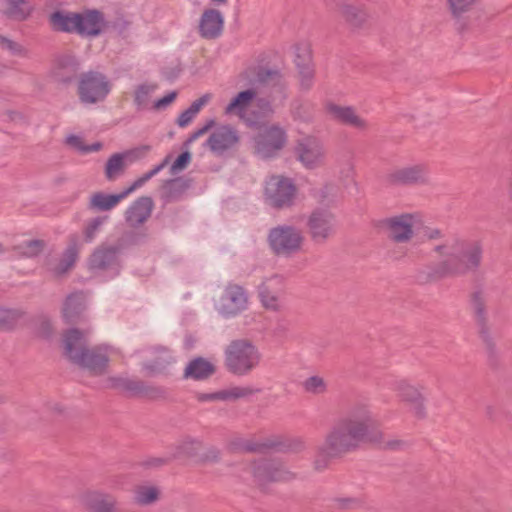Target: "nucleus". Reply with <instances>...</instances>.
<instances>
[{"label": "nucleus", "instance_id": "53", "mask_svg": "<svg viewBox=\"0 0 512 512\" xmlns=\"http://www.w3.org/2000/svg\"><path fill=\"white\" fill-rule=\"evenodd\" d=\"M214 125H215V121L213 119L209 120L202 128H200V129L196 130L195 132H193L189 136V138L185 141L184 145L185 146L190 145L196 139H198L199 137H201L204 134H206Z\"/></svg>", "mask_w": 512, "mask_h": 512}, {"label": "nucleus", "instance_id": "47", "mask_svg": "<svg viewBox=\"0 0 512 512\" xmlns=\"http://www.w3.org/2000/svg\"><path fill=\"white\" fill-rule=\"evenodd\" d=\"M108 220V216H98L95 218L90 219L84 228V237L85 240L90 242L92 241L98 231L100 230L101 226Z\"/></svg>", "mask_w": 512, "mask_h": 512}, {"label": "nucleus", "instance_id": "41", "mask_svg": "<svg viewBox=\"0 0 512 512\" xmlns=\"http://www.w3.org/2000/svg\"><path fill=\"white\" fill-rule=\"evenodd\" d=\"M23 311L16 308H0V329L10 330L23 317Z\"/></svg>", "mask_w": 512, "mask_h": 512}, {"label": "nucleus", "instance_id": "9", "mask_svg": "<svg viewBox=\"0 0 512 512\" xmlns=\"http://www.w3.org/2000/svg\"><path fill=\"white\" fill-rule=\"evenodd\" d=\"M111 89L107 77L97 71L82 73L78 82V96L84 104H95L103 101Z\"/></svg>", "mask_w": 512, "mask_h": 512}, {"label": "nucleus", "instance_id": "50", "mask_svg": "<svg viewBox=\"0 0 512 512\" xmlns=\"http://www.w3.org/2000/svg\"><path fill=\"white\" fill-rule=\"evenodd\" d=\"M26 4H10L5 14L12 19L22 21L30 14V9L25 7Z\"/></svg>", "mask_w": 512, "mask_h": 512}, {"label": "nucleus", "instance_id": "29", "mask_svg": "<svg viewBox=\"0 0 512 512\" xmlns=\"http://www.w3.org/2000/svg\"><path fill=\"white\" fill-rule=\"evenodd\" d=\"M132 192L133 189L129 186L118 194H107L104 192L93 193L89 198L88 208L96 212L111 211Z\"/></svg>", "mask_w": 512, "mask_h": 512}, {"label": "nucleus", "instance_id": "3", "mask_svg": "<svg viewBox=\"0 0 512 512\" xmlns=\"http://www.w3.org/2000/svg\"><path fill=\"white\" fill-rule=\"evenodd\" d=\"M239 80L250 88L239 92L225 107L226 115H235L243 119L248 107L256 98L260 86L282 85L283 76L277 69H270L263 66H250L240 75Z\"/></svg>", "mask_w": 512, "mask_h": 512}, {"label": "nucleus", "instance_id": "60", "mask_svg": "<svg viewBox=\"0 0 512 512\" xmlns=\"http://www.w3.org/2000/svg\"><path fill=\"white\" fill-rule=\"evenodd\" d=\"M171 460H172L171 456L169 458L154 457V458H150V459L146 460L144 462V465L146 467L157 468V467H161V466L166 465Z\"/></svg>", "mask_w": 512, "mask_h": 512}, {"label": "nucleus", "instance_id": "37", "mask_svg": "<svg viewBox=\"0 0 512 512\" xmlns=\"http://www.w3.org/2000/svg\"><path fill=\"white\" fill-rule=\"evenodd\" d=\"M76 259L77 248L75 244H71L66 248L58 263L51 266L49 269L55 276L60 277L73 267Z\"/></svg>", "mask_w": 512, "mask_h": 512}, {"label": "nucleus", "instance_id": "52", "mask_svg": "<svg viewBox=\"0 0 512 512\" xmlns=\"http://www.w3.org/2000/svg\"><path fill=\"white\" fill-rule=\"evenodd\" d=\"M300 86L303 90H309L313 85L314 67H305L298 69Z\"/></svg>", "mask_w": 512, "mask_h": 512}, {"label": "nucleus", "instance_id": "19", "mask_svg": "<svg viewBox=\"0 0 512 512\" xmlns=\"http://www.w3.org/2000/svg\"><path fill=\"white\" fill-rule=\"evenodd\" d=\"M82 504L90 512H124L118 498L101 489H89L81 496Z\"/></svg>", "mask_w": 512, "mask_h": 512}, {"label": "nucleus", "instance_id": "35", "mask_svg": "<svg viewBox=\"0 0 512 512\" xmlns=\"http://www.w3.org/2000/svg\"><path fill=\"white\" fill-rule=\"evenodd\" d=\"M191 181L184 177H177L166 180L161 188L162 198L166 202H174L179 200L186 190L190 187Z\"/></svg>", "mask_w": 512, "mask_h": 512}, {"label": "nucleus", "instance_id": "32", "mask_svg": "<svg viewBox=\"0 0 512 512\" xmlns=\"http://www.w3.org/2000/svg\"><path fill=\"white\" fill-rule=\"evenodd\" d=\"M86 295L82 291L71 293L67 296L62 315L67 323H76L85 310Z\"/></svg>", "mask_w": 512, "mask_h": 512}, {"label": "nucleus", "instance_id": "42", "mask_svg": "<svg viewBox=\"0 0 512 512\" xmlns=\"http://www.w3.org/2000/svg\"><path fill=\"white\" fill-rule=\"evenodd\" d=\"M261 392L260 388H255L251 386H234L229 389L223 390L224 401L226 400H238V399H246L254 394H258Z\"/></svg>", "mask_w": 512, "mask_h": 512}, {"label": "nucleus", "instance_id": "61", "mask_svg": "<svg viewBox=\"0 0 512 512\" xmlns=\"http://www.w3.org/2000/svg\"><path fill=\"white\" fill-rule=\"evenodd\" d=\"M424 236L426 237L427 240L434 241V240L442 239L444 234H443L442 230H440L438 228H427L425 230Z\"/></svg>", "mask_w": 512, "mask_h": 512}, {"label": "nucleus", "instance_id": "13", "mask_svg": "<svg viewBox=\"0 0 512 512\" xmlns=\"http://www.w3.org/2000/svg\"><path fill=\"white\" fill-rule=\"evenodd\" d=\"M286 138L285 131L277 125L261 128L254 137L255 155L261 159L276 156L285 146Z\"/></svg>", "mask_w": 512, "mask_h": 512}, {"label": "nucleus", "instance_id": "34", "mask_svg": "<svg viewBox=\"0 0 512 512\" xmlns=\"http://www.w3.org/2000/svg\"><path fill=\"white\" fill-rule=\"evenodd\" d=\"M49 21L56 31L77 34L79 13L58 10L50 15Z\"/></svg>", "mask_w": 512, "mask_h": 512}, {"label": "nucleus", "instance_id": "39", "mask_svg": "<svg viewBox=\"0 0 512 512\" xmlns=\"http://www.w3.org/2000/svg\"><path fill=\"white\" fill-rule=\"evenodd\" d=\"M45 242L43 240H28L19 245H15L13 250L22 257L32 258L38 256L44 249Z\"/></svg>", "mask_w": 512, "mask_h": 512}, {"label": "nucleus", "instance_id": "36", "mask_svg": "<svg viewBox=\"0 0 512 512\" xmlns=\"http://www.w3.org/2000/svg\"><path fill=\"white\" fill-rule=\"evenodd\" d=\"M201 445L202 443L200 440L191 436H185L172 446L173 452L171 454V459L194 457L198 454Z\"/></svg>", "mask_w": 512, "mask_h": 512}, {"label": "nucleus", "instance_id": "7", "mask_svg": "<svg viewBox=\"0 0 512 512\" xmlns=\"http://www.w3.org/2000/svg\"><path fill=\"white\" fill-rule=\"evenodd\" d=\"M146 239L145 230L127 231L114 244H103L97 248L90 257L89 264L92 269H112L118 273V255L126 245H134Z\"/></svg>", "mask_w": 512, "mask_h": 512}, {"label": "nucleus", "instance_id": "31", "mask_svg": "<svg viewBox=\"0 0 512 512\" xmlns=\"http://www.w3.org/2000/svg\"><path fill=\"white\" fill-rule=\"evenodd\" d=\"M216 372V367L203 357L192 359L184 369L183 378L202 381L210 378Z\"/></svg>", "mask_w": 512, "mask_h": 512}, {"label": "nucleus", "instance_id": "51", "mask_svg": "<svg viewBox=\"0 0 512 512\" xmlns=\"http://www.w3.org/2000/svg\"><path fill=\"white\" fill-rule=\"evenodd\" d=\"M191 153L189 151H184L181 153L177 159L172 163L170 167V174L176 175L187 168L189 163L191 162Z\"/></svg>", "mask_w": 512, "mask_h": 512}, {"label": "nucleus", "instance_id": "46", "mask_svg": "<svg viewBox=\"0 0 512 512\" xmlns=\"http://www.w3.org/2000/svg\"><path fill=\"white\" fill-rule=\"evenodd\" d=\"M155 89L156 85L152 84H142L137 87L135 91L134 102L137 105L138 109H144L148 106L150 96Z\"/></svg>", "mask_w": 512, "mask_h": 512}, {"label": "nucleus", "instance_id": "28", "mask_svg": "<svg viewBox=\"0 0 512 512\" xmlns=\"http://www.w3.org/2000/svg\"><path fill=\"white\" fill-rule=\"evenodd\" d=\"M105 26L104 15L98 10H86L79 13L77 34L86 37L98 36Z\"/></svg>", "mask_w": 512, "mask_h": 512}, {"label": "nucleus", "instance_id": "33", "mask_svg": "<svg viewBox=\"0 0 512 512\" xmlns=\"http://www.w3.org/2000/svg\"><path fill=\"white\" fill-rule=\"evenodd\" d=\"M133 502L141 507L156 504L161 498V489L154 484L141 483L133 487Z\"/></svg>", "mask_w": 512, "mask_h": 512}, {"label": "nucleus", "instance_id": "54", "mask_svg": "<svg viewBox=\"0 0 512 512\" xmlns=\"http://www.w3.org/2000/svg\"><path fill=\"white\" fill-rule=\"evenodd\" d=\"M195 397L199 402L224 401L223 390L213 393H196Z\"/></svg>", "mask_w": 512, "mask_h": 512}, {"label": "nucleus", "instance_id": "44", "mask_svg": "<svg viewBox=\"0 0 512 512\" xmlns=\"http://www.w3.org/2000/svg\"><path fill=\"white\" fill-rule=\"evenodd\" d=\"M0 49L9 52L13 56L28 57L29 50L19 42L0 34Z\"/></svg>", "mask_w": 512, "mask_h": 512}, {"label": "nucleus", "instance_id": "11", "mask_svg": "<svg viewBox=\"0 0 512 512\" xmlns=\"http://www.w3.org/2000/svg\"><path fill=\"white\" fill-rule=\"evenodd\" d=\"M392 389L398 400L409 406L411 413L418 419H423L427 415L426 397L423 393L422 385L413 384L407 379L395 380Z\"/></svg>", "mask_w": 512, "mask_h": 512}, {"label": "nucleus", "instance_id": "4", "mask_svg": "<svg viewBox=\"0 0 512 512\" xmlns=\"http://www.w3.org/2000/svg\"><path fill=\"white\" fill-rule=\"evenodd\" d=\"M65 356L74 364L87 369L94 375L105 373L109 357L102 346L89 347L86 332L72 328L63 336Z\"/></svg>", "mask_w": 512, "mask_h": 512}, {"label": "nucleus", "instance_id": "56", "mask_svg": "<svg viewBox=\"0 0 512 512\" xmlns=\"http://www.w3.org/2000/svg\"><path fill=\"white\" fill-rule=\"evenodd\" d=\"M336 192V187L333 184H326L319 190V200L325 202L333 197Z\"/></svg>", "mask_w": 512, "mask_h": 512}, {"label": "nucleus", "instance_id": "38", "mask_svg": "<svg viewBox=\"0 0 512 512\" xmlns=\"http://www.w3.org/2000/svg\"><path fill=\"white\" fill-rule=\"evenodd\" d=\"M111 387L127 394L130 397H139L141 391V380L127 377H112L109 379Z\"/></svg>", "mask_w": 512, "mask_h": 512}, {"label": "nucleus", "instance_id": "17", "mask_svg": "<svg viewBox=\"0 0 512 512\" xmlns=\"http://www.w3.org/2000/svg\"><path fill=\"white\" fill-rule=\"evenodd\" d=\"M471 307L478 327L479 337L485 345L490 357L496 355V344L488 325L486 312V298L481 291H476L471 295Z\"/></svg>", "mask_w": 512, "mask_h": 512}, {"label": "nucleus", "instance_id": "16", "mask_svg": "<svg viewBox=\"0 0 512 512\" xmlns=\"http://www.w3.org/2000/svg\"><path fill=\"white\" fill-rule=\"evenodd\" d=\"M255 481L264 486L271 482L290 481L296 474L289 470L281 461L275 459H262L255 461L251 467Z\"/></svg>", "mask_w": 512, "mask_h": 512}, {"label": "nucleus", "instance_id": "27", "mask_svg": "<svg viewBox=\"0 0 512 512\" xmlns=\"http://www.w3.org/2000/svg\"><path fill=\"white\" fill-rule=\"evenodd\" d=\"M78 69L79 63L73 55L62 54L55 57L51 73L55 81L69 84L76 77Z\"/></svg>", "mask_w": 512, "mask_h": 512}, {"label": "nucleus", "instance_id": "59", "mask_svg": "<svg viewBox=\"0 0 512 512\" xmlns=\"http://www.w3.org/2000/svg\"><path fill=\"white\" fill-rule=\"evenodd\" d=\"M195 116L196 115H194V113L188 108L179 115L177 119V124L180 127H186Z\"/></svg>", "mask_w": 512, "mask_h": 512}, {"label": "nucleus", "instance_id": "21", "mask_svg": "<svg viewBox=\"0 0 512 512\" xmlns=\"http://www.w3.org/2000/svg\"><path fill=\"white\" fill-rule=\"evenodd\" d=\"M248 304V295L245 289L237 284H229L220 298L218 311L226 316H235L245 310Z\"/></svg>", "mask_w": 512, "mask_h": 512}, {"label": "nucleus", "instance_id": "40", "mask_svg": "<svg viewBox=\"0 0 512 512\" xmlns=\"http://www.w3.org/2000/svg\"><path fill=\"white\" fill-rule=\"evenodd\" d=\"M302 388L308 394L323 395L328 391V383L320 375H311L302 382Z\"/></svg>", "mask_w": 512, "mask_h": 512}, {"label": "nucleus", "instance_id": "2", "mask_svg": "<svg viewBox=\"0 0 512 512\" xmlns=\"http://www.w3.org/2000/svg\"><path fill=\"white\" fill-rule=\"evenodd\" d=\"M432 251L442 257L416 271L420 284L437 283L448 277H460L476 272L482 265L484 247L480 240L451 237L433 246Z\"/></svg>", "mask_w": 512, "mask_h": 512}, {"label": "nucleus", "instance_id": "24", "mask_svg": "<svg viewBox=\"0 0 512 512\" xmlns=\"http://www.w3.org/2000/svg\"><path fill=\"white\" fill-rule=\"evenodd\" d=\"M480 0H445L446 8L453 20L455 30L464 34L470 29V21L467 16Z\"/></svg>", "mask_w": 512, "mask_h": 512}, {"label": "nucleus", "instance_id": "26", "mask_svg": "<svg viewBox=\"0 0 512 512\" xmlns=\"http://www.w3.org/2000/svg\"><path fill=\"white\" fill-rule=\"evenodd\" d=\"M340 16L347 25L354 29L364 27L370 18L366 7L362 4H355L351 0H343L337 3Z\"/></svg>", "mask_w": 512, "mask_h": 512}, {"label": "nucleus", "instance_id": "22", "mask_svg": "<svg viewBox=\"0 0 512 512\" xmlns=\"http://www.w3.org/2000/svg\"><path fill=\"white\" fill-rule=\"evenodd\" d=\"M324 110L327 116L340 124L353 127L358 130H365L368 128V123L365 119L357 114V111L352 106L338 105L332 101L324 103Z\"/></svg>", "mask_w": 512, "mask_h": 512}, {"label": "nucleus", "instance_id": "49", "mask_svg": "<svg viewBox=\"0 0 512 512\" xmlns=\"http://www.w3.org/2000/svg\"><path fill=\"white\" fill-rule=\"evenodd\" d=\"M171 361V357L169 360L156 359L153 362L145 363L143 365V369L146 371L147 376H155L157 374L163 373Z\"/></svg>", "mask_w": 512, "mask_h": 512}, {"label": "nucleus", "instance_id": "43", "mask_svg": "<svg viewBox=\"0 0 512 512\" xmlns=\"http://www.w3.org/2000/svg\"><path fill=\"white\" fill-rule=\"evenodd\" d=\"M295 64L297 69L313 67L311 49L308 44L295 46Z\"/></svg>", "mask_w": 512, "mask_h": 512}, {"label": "nucleus", "instance_id": "5", "mask_svg": "<svg viewBox=\"0 0 512 512\" xmlns=\"http://www.w3.org/2000/svg\"><path fill=\"white\" fill-rule=\"evenodd\" d=\"M226 369L237 376L250 374L260 364L262 355L254 343L248 339L231 341L224 351Z\"/></svg>", "mask_w": 512, "mask_h": 512}, {"label": "nucleus", "instance_id": "1", "mask_svg": "<svg viewBox=\"0 0 512 512\" xmlns=\"http://www.w3.org/2000/svg\"><path fill=\"white\" fill-rule=\"evenodd\" d=\"M363 443L378 444L389 450H400L407 445L400 439H388L380 429V422L371 407L356 404L334 421L324 441L316 447L314 470H326L333 459L356 451Z\"/></svg>", "mask_w": 512, "mask_h": 512}, {"label": "nucleus", "instance_id": "18", "mask_svg": "<svg viewBox=\"0 0 512 512\" xmlns=\"http://www.w3.org/2000/svg\"><path fill=\"white\" fill-rule=\"evenodd\" d=\"M240 144L239 131L230 125L217 127L206 141V146L217 156L236 151Z\"/></svg>", "mask_w": 512, "mask_h": 512}, {"label": "nucleus", "instance_id": "57", "mask_svg": "<svg viewBox=\"0 0 512 512\" xmlns=\"http://www.w3.org/2000/svg\"><path fill=\"white\" fill-rule=\"evenodd\" d=\"M177 96V92L173 91L169 93L168 95L164 96L163 98L159 99L155 102L154 108L155 109H163L167 107L169 104H171Z\"/></svg>", "mask_w": 512, "mask_h": 512}, {"label": "nucleus", "instance_id": "20", "mask_svg": "<svg viewBox=\"0 0 512 512\" xmlns=\"http://www.w3.org/2000/svg\"><path fill=\"white\" fill-rule=\"evenodd\" d=\"M149 146H142L123 153L113 154L106 162L105 177L109 181H114L124 174L128 164L143 158L149 151Z\"/></svg>", "mask_w": 512, "mask_h": 512}, {"label": "nucleus", "instance_id": "45", "mask_svg": "<svg viewBox=\"0 0 512 512\" xmlns=\"http://www.w3.org/2000/svg\"><path fill=\"white\" fill-rule=\"evenodd\" d=\"M167 397V390L162 386L147 384L144 381L141 385L139 398H146L149 400L165 399Z\"/></svg>", "mask_w": 512, "mask_h": 512}, {"label": "nucleus", "instance_id": "30", "mask_svg": "<svg viewBox=\"0 0 512 512\" xmlns=\"http://www.w3.org/2000/svg\"><path fill=\"white\" fill-rule=\"evenodd\" d=\"M224 18L217 9H206L200 19L199 32L203 38L215 39L223 29Z\"/></svg>", "mask_w": 512, "mask_h": 512}, {"label": "nucleus", "instance_id": "23", "mask_svg": "<svg viewBox=\"0 0 512 512\" xmlns=\"http://www.w3.org/2000/svg\"><path fill=\"white\" fill-rule=\"evenodd\" d=\"M154 208V202L149 196H142L135 200L125 211L124 218L126 224L135 231L147 229L142 227L143 224L151 217Z\"/></svg>", "mask_w": 512, "mask_h": 512}, {"label": "nucleus", "instance_id": "8", "mask_svg": "<svg viewBox=\"0 0 512 512\" xmlns=\"http://www.w3.org/2000/svg\"><path fill=\"white\" fill-rule=\"evenodd\" d=\"M385 180L396 187L426 186L431 183L430 168L423 162L398 166L386 174Z\"/></svg>", "mask_w": 512, "mask_h": 512}, {"label": "nucleus", "instance_id": "14", "mask_svg": "<svg viewBox=\"0 0 512 512\" xmlns=\"http://www.w3.org/2000/svg\"><path fill=\"white\" fill-rule=\"evenodd\" d=\"M294 155L306 169L310 170L322 167L326 162V149L323 142L312 136L297 141Z\"/></svg>", "mask_w": 512, "mask_h": 512}, {"label": "nucleus", "instance_id": "48", "mask_svg": "<svg viewBox=\"0 0 512 512\" xmlns=\"http://www.w3.org/2000/svg\"><path fill=\"white\" fill-rule=\"evenodd\" d=\"M171 155H167L163 161L155 166L153 169L145 173L143 176L138 178L133 182L131 185V188L133 191H135L137 188H140L142 185H144L148 180H150L152 177H154L156 174H158L162 169H164L170 162Z\"/></svg>", "mask_w": 512, "mask_h": 512}, {"label": "nucleus", "instance_id": "15", "mask_svg": "<svg viewBox=\"0 0 512 512\" xmlns=\"http://www.w3.org/2000/svg\"><path fill=\"white\" fill-rule=\"evenodd\" d=\"M415 216L410 213L384 218L379 221V227L384 230L387 238L398 244L408 243L414 237L413 226Z\"/></svg>", "mask_w": 512, "mask_h": 512}, {"label": "nucleus", "instance_id": "55", "mask_svg": "<svg viewBox=\"0 0 512 512\" xmlns=\"http://www.w3.org/2000/svg\"><path fill=\"white\" fill-rule=\"evenodd\" d=\"M103 484L111 489H121L124 479L121 475H109L104 479Z\"/></svg>", "mask_w": 512, "mask_h": 512}, {"label": "nucleus", "instance_id": "62", "mask_svg": "<svg viewBox=\"0 0 512 512\" xmlns=\"http://www.w3.org/2000/svg\"><path fill=\"white\" fill-rule=\"evenodd\" d=\"M208 100V95L200 97L190 105L189 110H191L194 113V115H197L201 108L208 102Z\"/></svg>", "mask_w": 512, "mask_h": 512}, {"label": "nucleus", "instance_id": "63", "mask_svg": "<svg viewBox=\"0 0 512 512\" xmlns=\"http://www.w3.org/2000/svg\"><path fill=\"white\" fill-rule=\"evenodd\" d=\"M289 450L292 452H301L306 448L305 442L301 438L292 439L288 445Z\"/></svg>", "mask_w": 512, "mask_h": 512}, {"label": "nucleus", "instance_id": "6", "mask_svg": "<svg viewBox=\"0 0 512 512\" xmlns=\"http://www.w3.org/2000/svg\"><path fill=\"white\" fill-rule=\"evenodd\" d=\"M304 242L303 231L290 224H279L267 234V243L272 254L281 258H292L300 253Z\"/></svg>", "mask_w": 512, "mask_h": 512}, {"label": "nucleus", "instance_id": "25", "mask_svg": "<svg viewBox=\"0 0 512 512\" xmlns=\"http://www.w3.org/2000/svg\"><path fill=\"white\" fill-rule=\"evenodd\" d=\"M284 277L274 274L266 278L258 287L259 297L263 306L277 311L279 309V295L283 290Z\"/></svg>", "mask_w": 512, "mask_h": 512}, {"label": "nucleus", "instance_id": "58", "mask_svg": "<svg viewBox=\"0 0 512 512\" xmlns=\"http://www.w3.org/2000/svg\"><path fill=\"white\" fill-rule=\"evenodd\" d=\"M202 461L207 463H218L220 461V451L216 448L209 449L202 456Z\"/></svg>", "mask_w": 512, "mask_h": 512}, {"label": "nucleus", "instance_id": "12", "mask_svg": "<svg viewBox=\"0 0 512 512\" xmlns=\"http://www.w3.org/2000/svg\"><path fill=\"white\" fill-rule=\"evenodd\" d=\"M296 192V186L288 178L272 176L266 182V200L270 206L276 209H285L293 206Z\"/></svg>", "mask_w": 512, "mask_h": 512}, {"label": "nucleus", "instance_id": "10", "mask_svg": "<svg viewBox=\"0 0 512 512\" xmlns=\"http://www.w3.org/2000/svg\"><path fill=\"white\" fill-rule=\"evenodd\" d=\"M306 227L315 244H324L336 234V216L328 209L316 208L308 216Z\"/></svg>", "mask_w": 512, "mask_h": 512}, {"label": "nucleus", "instance_id": "64", "mask_svg": "<svg viewBox=\"0 0 512 512\" xmlns=\"http://www.w3.org/2000/svg\"><path fill=\"white\" fill-rule=\"evenodd\" d=\"M66 143L81 150V151H84V148L85 146L83 145L82 143V140L80 139V137L76 136V135H70L67 137L66 139Z\"/></svg>", "mask_w": 512, "mask_h": 512}]
</instances>
